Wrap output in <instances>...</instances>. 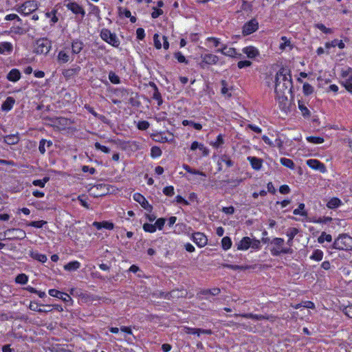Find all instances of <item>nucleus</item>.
<instances>
[{"label":"nucleus","mask_w":352,"mask_h":352,"mask_svg":"<svg viewBox=\"0 0 352 352\" xmlns=\"http://www.w3.org/2000/svg\"><path fill=\"white\" fill-rule=\"evenodd\" d=\"M276 93V99L278 103V107L282 111L287 113L294 102L293 89H274Z\"/></svg>","instance_id":"1"},{"label":"nucleus","mask_w":352,"mask_h":352,"mask_svg":"<svg viewBox=\"0 0 352 352\" xmlns=\"http://www.w3.org/2000/svg\"><path fill=\"white\" fill-rule=\"evenodd\" d=\"M272 83L275 88H292V76L288 70L282 68L276 74Z\"/></svg>","instance_id":"2"},{"label":"nucleus","mask_w":352,"mask_h":352,"mask_svg":"<svg viewBox=\"0 0 352 352\" xmlns=\"http://www.w3.org/2000/svg\"><path fill=\"white\" fill-rule=\"evenodd\" d=\"M117 95H121L123 102L126 104H131L133 107H138L140 105L138 94L129 91V89H108Z\"/></svg>","instance_id":"3"},{"label":"nucleus","mask_w":352,"mask_h":352,"mask_svg":"<svg viewBox=\"0 0 352 352\" xmlns=\"http://www.w3.org/2000/svg\"><path fill=\"white\" fill-rule=\"evenodd\" d=\"M273 246L270 248V253L273 256H278L282 254H292L293 250L290 248L284 247L285 241L283 238L275 237L271 241Z\"/></svg>","instance_id":"4"},{"label":"nucleus","mask_w":352,"mask_h":352,"mask_svg":"<svg viewBox=\"0 0 352 352\" xmlns=\"http://www.w3.org/2000/svg\"><path fill=\"white\" fill-rule=\"evenodd\" d=\"M332 247L339 250H352V237L346 234H340L335 239Z\"/></svg>","instance_id":"5"},{"label":"nucleus","mask_w":352,"mask_h":352,"mask_svg":"<svg viewBox=\"0 0 352 352\" xmlns=\"http://www.w3.org/2000/svg\"><path fill=\"white\" fill-rule=\"evenodd\" d=\"M38 3L35 0H28L21 4L16 11L23 15H29L38 8Z\"/></svg>","instance_id":"6"},{"label":"nucleus","mask_w":352,"mask_h":352,"mask_svg":"<svg viewBox=\"0 0 352 352\" xmlns=\"http://www.w3.org/2000/svg\"><path fill=\"white\" fill-rule=\"evenodd\" d=\"M4 236L8 240H23L26 237L25 232L20 228H10L7 229L3 232Z\"/></svg>","instance_id":"7"},{"label":"nucleus","mask_w":352,"mask_h":352,"mask_svg":"<svg viewBox=\"0 0 352 352\" xmlns=\"http://www.w3.org/2000/svg\"><path fill=\"white\" fill-rule=\"evenodd\" d=\"M100 36L103 41L114 47H118L120 45V41L116 34L112 33L108 29H102L100 32Z\"/></svg>","instance_id":"8"},{"label":"nucleus","mask_w":352,"mask_h":352,"mask_svg":"<svg viewBox=\"0 0 352 352\" xmlns=\"http://www.w3.org/2000/svg\"><path fill=\"white\" fill-rule=\"evenodd\" d=\"M133 199L148 212L153 211V207L148 203L145 197L140 192H135L133 195Z\"/></svg>","instance_id":"9"},{"label":"nucleus","mask_w":352,"mask_h":352,"mask_svg":"<svg viewBox=\"0 0 352 352\" xmlns=\"http://www.w3.org/2000/svg\"><path fill=\"white\" fill-rule=\"evenodd\" d=\"M50 42L47 39H40L36 42L35 52L36 54H45L50 50Z\"/></svg>","instance_id":"10"},{"label":"nucleus","mask_w":352,"mask_h":352,"mask_svg":"<svg viewBox=\"0 0 352 352\" xmlns=\"http://www.w3.org/2000/svg\"><path fill=\"white\" fill-rule=\"evenodd\" d=\"M218 52H221L225 56L235 58H241L242 55L239 53L236 50L234 47H228L226 45H221V47L217 50Z\"/></svg>","instance_id":"11"},{"label":"nucleus","mask_w":352,"mask_h":352,"mask_svg":"<svg viewBox=\"0 0 352 352\" xmlns=\"http://www.w3.org/2000/svg\"><path fill=\"white\" fill-rule=\"evenodd\" d=\"M341 83L344 88H352V69L342 70Z\"/></svg>","instance_id":"12"},{"label":"nucleus","mask_w":352,"mask_h":352,"mask_svg":"<svg viewBox=\"0 0 352 352\" xmlns=\"http://www.w3.org/2000/svg\"><path fill=\"white\" fill-rule=\"evenodd\" d=\"M192 240L199 248H203L208 243L207 236L204 233L199 232L192 234Z\"/></svg>","instance_id":"13"},{"label":"nucleus","mask_w":352,"mask_h":352,"mask_svg":"<svg viewBox=\"0 0 352 352\" xmlns=\"http://www.w3.org/2000/svg\"><path fill=\"white\" fill-rule=\"evenodd\" d=\"M258 28V23L256 19H252L243 27V35H249L256 32Z\"/></svg>","instance_id":"14"},{"label":"nucleus","mask_w":352,"mask_h":352,"mask_svg":"<svg viewBox=\"0 0 352 352\" xmlns=\"http://www.w3.org/2000/svg\"><path fill=\"white\" fill-rule=\"evenodd\" d=\"M185 333L190 335H197L199 336L201 333L206 335H212L213 333L211 329H204L200 328H192L190 327H184Z\"/></svg>","instance_id":"15"},{"label":"nucleus","mask_w":352,"mask_h":352,"mask_svg":"<svg viewBox=\"0 0 352 352\" xmlns=\"http://www.w3.org/2000/svg\"><path fill=\"white\" fill-rule=\"evenodd\" d=\"M307 165L313 170H319L324 173L326 170L325 166L323 163L316 159H310L307 160Z\"/></svg>","instance_id":"16"},{"label":"nucleus","mask_w":352,"mask_h":352,"mask_svg":"<svg viewBox=\"0 0 352 352\" xmlns=\"http://www.w3.org/2000/svg\"><path fill=\"white\" fill-rule=\"evenodd\" d=\"M50 296L61 299L64 302H68L72 300V298L69 295L65 292H60L56 289H51L48 291Z\"/></svg>","instance_id":"17"},{"label":"nucleus","mask_w":352,"mask_h":352,"mask_svg":"<svg viewBox=\"0 0 352 352\" xmlns=\"http://www.w3.org/2000/svg\"><path fill=\"white\" fill-rule=\"evenodd\" d=\"M247 160L254 170H260L263 166V160L255 156H248Z\"/></svg>","instance_id":"18"},{"label":"nucleus","mask_w":352,"mask_h":352,"mask_svg":"<svg viewBox=\"0 0 352 352\" xmlns=\"http://www.w3.org/2000/svg\"><path fill=\"white\" fill-rule=\"evenodd\" d=\"M202 58V63L200 64L202 67H204V64H208V65H214L216 64L219 58L214 54H207L201 56Z\"/></svg>","instance_id":"19"},{"label":"nucleus","mask_w":352,"mask_h":352,"mask_svg":"<svg viewBox=\"0 0 352 352\" xmlns=\"http://www.w3.org/2000/svg\"><path fill=\"white\" fill-rule=\"evenodd\" d=\"M224 163L227 168H230L233 166L234 162L231 160L230 157L228 155L224 154L219 157L218 160V170H222V164Z\"/></svg>","instance_id":"20"},{"label":"nucleus","mask_w":352,"mask_h":352,"mask_svg":"<svg viewBox=\"0 0 352 352\" xmlns=\"http://www.w3.org/2000/svg\"><path fill=\"white\" fill-rule=\"evenodd\" d=\"M92 226H94L98 230H101L102 228L111 230L114 228L113 223L109 221H102L100 222L94 221L92 223Z\"/></svg>","instance_id":"21"},{"label":"nucleus","mask_w":352,"mask_h":352,"mask_svg":"<svg viewBox=\"0 0 352 352\" xmlns=\"http://www.w3.org/2000/svg\"><path fill=\"white\" fill-rule=\"evenodd\" d=\"M65 6L74 14H80L82 16H84L85 14L84 9L76 2H69Z\"/></svg>","instance_id":"22"},{"label":"nucleus","mask_w":352,"mask_h":352,"mask_svg":"<svg viewBox=\"0 0 352 352\" xmlns=\"http://www.w3.org/2000/svg\"><path fill=\"white\" fill-rule=\"evenodd\" d=\"M252 239L249 236L243 237L240 241L236 243L237 250L245 251L248 250L251 246Z\"/></svg>","instance_id":"23"},{"label":"nucleus","mask_w":352,"mask_h":352,"mask_svg":"<svg viewBox=\"0 0 352 352\" xmlns=\"http://www.w3.org/2000/svg\"><path fill=\"white\" fill-rule=\"evenodd\" d=\"M343 204L342 200L336 197H331L327 202L326 206L329 209H336Z\"/></svg>","instance_id":"24"},{"label":"nucleus","mask_w":352,"mask_h":352,"mask_svg":"<svg viewBox=\"0 0 352 352\" xmlns=\"http://www.w3.org/2000/svg\"><path fill=\"white\" fill-rule=\"evenodd\" d=\"M15 103V100L12 97H8L6 100L2 103L1 109L3 111H10L12 108Z\"/></svg>","instance_id":"25"},{"label":"nucleus","mask_w":352,"mask_h":352,"mask_svg":"<svg viewBox=\"0 0 352 352\" xmlns=\"http://www.w3.org/2000/svg\"><path fill=\"white\" fill-rule=\"evenodd\" d=\"M107 93L106 94V96L109 98L112 103L119 104L123 102V98H121V95H117L114 92L109 91L108 89H107Z\"/></svg>","instance_id":"26"},{"label":"nucleus","mask_w":352,"mask_h":352,"mask_svg":"<svg viewBox=\"0 0 352 352\" xmlns=\"http://www.w3.org/2000/svg\"><path fill=\"white\" fill-rule=\"evenodd\" d=\"M242 51L250 58H254L259 54L258 50L253 46L245 47Z\"/></svg>","instance_id":"27"},{"label":"nucleus","mask_w":352,"mask_h":352,"mask_svg":"<svg viewBox=\"0 0 352 352\" xmlns=\"http://www.w3.org/2000/svg\"><path fill=\"white\" fill-rule=\"evenodd\" d=\"M29 255L31 258L36 260L42 263H45L47 261V257L45 254H41L38 251H30Z\"/></svg>","instance_id":"28"},{"label":"nucleus","mask_w":352,"mask_h":352,"mask_svg":"<svg viewBox=\"0 0 352 352\" xmlns=\"http://www.w3.org/2000/svg\"><path fill=\"white\" fill-rule=\"evenodd\" d=\"M234 317H242L244 318H248V319H253L256 320H261L265 318V317L263 315L261 314H254L252 313H247V314H234Z\"/></svg>","instance_id":"29"},{"label":"nucleus","mask_w":352,"mask_h":352,"mask_svg":"<svg viewBox=\"0 0 352 352\" xmlns=\"http://www.w3.org/2000/svg\"><path fill=\"white\" fill-rule=\"evenodd\" d=\"M13 47L10 42H1L0 43V54H9L12 52Z\"/></svg>","instance_id":"30"},{"label":"nucleus","mask_w":352,"mask_h":352,"mask_svg":"<svg viewBox=\"0 0 352 352\" xmlns=\"http://www.w3.org/2000/svg\"><path fill=\"white\" fill-rule=\"evenodd\" d=\"M298 233V229L296 228H291L287 232L286 235L288 237L287 244L291 248L293 243V239L296 235Z\"/></svg>","instance_id":"31"},{"label":"nucleus","mask_w":352,"mask_h":352,"mask_svg":"<svg viewBox=\"0 0 352 352\" xmlns=\"http://www.w3.org/2000/svg\"><path fill=\"white\" fill-rule=\"evenodd\" d=\"M81 267V264L78 261H72L64 265V270L69 272L76 271Z\"/></svg>","instance_id":"32"},{"label":"nucleus","mask_w":352,"mask_h":352,"mask_svg":"<svg viewBox=\"0 0 352 352\" xmlns=\"http://www.w3.org/2000/svg\"><path fill=\"white\" fill-rule=\"evenodd\" d=\"M3 141L8 145H14L19 142V138L15 134L8 135L4 137Z\"/></svg>","instance_id":"33"},{"label":"nucleus","mask_w":352,"mask_h":352,"mask_svg":"<svg viewBox=\"0 0 352 352\" xmlns=\"http://www.w3.org/2000/svg\"><path fill=\"white\" fill-rule=\"evenodd\" d=\"M226 267L228 269L232 270H254L256 268V265H231L228 264Z\"/></svg>","instance_id":"34"},{"label":"nucleus","mask_w":352,"mask_h":352,"mask_svg":"<svg viewBox=\"0 0 352 352\" xmlns=\"http://www.w3.org/2000/svg\"><path fill=\"white\" fill-rule=\"evenodd\" d=\"M8 79L10 81L16 82L21 78V73L16 69H12L7 76Z\"/></svg>","instance_id":"35"},{"label":"nucleus","mask_w":352,"mask_h":352,"mask_svg":"<svg viewBox=\"0 0 352 352\" xmlns=\"http://www.w3.org/2000/svg\"><path fill=\"white\" fill-rule=\"evenodd\" d=\"M45 145H47V147H50L52 145V142L51 140H47L45 139H41L40 140L38 145V151L42 155L45 154L46 152Z\"/></svg>","instance_id":"36"},{"label":"nucleus","mask_w":352,"mask_h":352,"mask_svg":"<svg viewBox=\"0 0 352 352\" xmlns=\"http://www.w3.org/2000/svg\"><path fill=\"white\" fill-rule=\"evenodd\" d=\"M323 255L324 253L321 250L316 249L313 251L312 254L309 256V258L315 261H320L323 258Z\"/></svg>","instance_id":"37"},{"label":"nucleus","mask_w":352,"mask_h":352,"mask_svg":"<svg viewBox=\"0 0 352 352\" xmlns=\"http://www.w3.org/2000/svg\"><path fill=\"white\" fill-rule=\"evenodd\" d=\"M305 205L303 203L299 204L297 208L294 209L293 211V214L295 215H300L302 217H307V212L305 209Z\"/></svg>","instance_id":"38"},{"label":"nucleus","mask_w":352,"mask_h":352,"mask_svg":"<svg viewBox=\"0 0 352 352\" xmlns=\"http://www.w3.org/2000/svg\"><path fill=\"white\" fill-rule=\"evenodd\" d=\"M280 163L285 167H287L291 170H294L295 168V164L292 160L286 158V157H281L280 159Z\"/></svg>","instance_id":"39"},{"label":"nucleus","mask_w":352,"mask_h":352,"mask_svg":"<svg viewBox=\"0 0 352 352\" xmlns=\"http://www.w3.org/2000/svg\"><path fill=\"white\" fill-rule=\"evenodd\" d=\"M182 125L186 126H192L197 131H201L202 129V124L200 123L195 122L192 120H184L182 122Z\"/></svg>","instance_id":"40"},{"label":"nucleus","mask_w":352,"mask_h":352,"mask_svg":"<svg viewBox=\"0 0 352 352\" xmlns=\"http://www.w3.org/2000/svg\"><path fill=\"white\" fill-rule=\"evenodd\" d=\"M83 47V43L82 42L75 40L72 42V52L74 54H78L80 52V51L82 50Z\"/></svg>","instance_id":"41"},{"label":"nucleus","mask_w":352,"mask_h":352,"mask_svg":"<svg viewBox=\"0 0 352 352\" xmlns=\"http://www.w3.org/2000/svg\"><path fill=\"white\" fill-rule=\"evenodd\" d=\"M298 109L300 110L302 116L305 118H308L310 117V111L309 109L305 105L303 102L298 100Z\"/></svg>","instance_id":"42"},{"label":"nucleus","mask_w":352,"mask_h":352,"mask_svg":"<svg viewBox=\"0 0 352 352\" xmlns=\"http://www.w3.org/2000/svg\"><path fill=\"white\" fill-rule=\"evenodd\" d=\"M183 168L188 173L190 174H192V175H201V176H204L206 177V174L199 170H197V169H194V168H192L190 166L188 165H186V164H184L183 166Z\"/></svg>","instance_id":"43"},{"label":"nucleus","mask_w":352,"mask_h":352,"mask_svg":"<svg viewBox=\"0 0 352 352\" xmlns=\"http://www.w3.org/2000/svg\"><path fill=\"white\" fill-rule=\"evenodd\" d=\"M28 276L24 273L18 274L15 278V283L20 285H25L28 282Z\"/></svg>","instance_id":"44"},{"label":"nucleus","mask_w":352,"mask_h":352,"mask_svg":"<svg viewBox=\"0 0 352 352\" xmlns=\"http://www.w3.org/2000/svg\"><path fill=\"white\" fill-rule=\"evenodd\" d=\"M47 222L44 220H39V221H33L30 222H27L26 226L34 227L36 228H42L45 225H46Z\"/></svg>","instance_id":"45"},{"label":"nucleus","mask_w":352,"mask_h":352,"mask_svg":"<svg viewBox=\"0 0 352 352\" xmlns=\"http://www.w3.org/2000/svg\"><path fill=\"white\" fill-rule=\"evenodd\" d=\"M325 46L327 48H330L331 47H334L336 46H338L340 49H343L345 46L344 43L342 42V41H338L337 39H335L332 41L331 42H328L325 44Z\"/></svg>","instance_id":"46"},{"label":"nucleus","mask_w":352,"mask_h":352,"mask_svg":"<svg viewBox=\"0 0 352 352\" xmlns=\"http://www.w3.org/2000/svg\"><path fill=\"white\" fill-rule=\"evenodd\" d=\"M306 140L308 142L312 143L314 144H319L324 142V140L322 137L320 136H307Z\"/></svg>","instance_id":"47"},{"label":"nucleus","mask_w":352,"mask_h":352,"mask_svg":"<svg viewBox=\"0 0 352 352\" xmlns=\"http://www.w3.org/2000/svg\"><path fill=\"white\" fill-rule=\"evenodd\" d=\"M232 240L229 236H224L221 239V247L224 250H228L232 247Z\"/></svg>","instance_id":"48"},{"label":"nucleus","mask_w":352,"mask_h":352,"mask_svg":"<svg viewBox=\"0 0 352 352\" xmlns=\"http://www.w3.org/2000/svg\"><path fill=\"white\" fill-rule=\"evenodd\" d=\"M29 309L39 313H46L50 311L40 308V305L37 302L33 301L30 302Z\"/></svg>","instance_id":"49"},{"label":"nucleus","mask_w":352,"mask_h":352,"mask_svg":"<svg viewBox=\"0 0 352 352\" xmlns=\"http://www.w3.org/2000/svg\"><path fill=\"white\" fill-rule=\"evenodd\" d=\"M225 143L223 135L219 134L216 138V140L212 143V146L215 148H220Z\"/></svg>","instance_id":"50"},{"label":"nucleus","mask_w":352,"mask_h":352,"mask_svg":"<svg viewBox=\"0 0 352 352\" xmlns=\"http://www.w3.org/2000/svg\"><path fill=\"white\" fill-rule=\"evenodd\" d=\"M50 181L49 177H44L42 179H34L32 182V184L35 186H39L41 188H44L46 183Z\"/></svg>","instance_id":"51"},{"label":"nucleus","mask_w":352,"mask_h":352,"mask_svg":"<svg viewBox=\"0 0 352 352\" xmlns=\"http://www.w3.org/2000/svg\"><path fill=\"white\" fill-rule=\"evenodd\" d=\"M331 235L329 234H327L325 232H322L320 236L318 238V242L319 243H323L324 241L331 242Z\"/></svg>","instance_id":"52"},{"label":"nucleus","mask_w":352,"mask_h":352,"mask_svg":"<svg viewBox=\"0 0 352 352\" xmlns=\"http://www.w3.org/2000/svg\"><path fill=\"white\" fill-rule=\"evenodd\" d=\"M206 42L210 45L211 47H217L218 46L221 45V43L220 42V39L215 38V37H208L206 38Z\"/></svg>","instance_id":"53"},{"label":"nucleus","mask_w":352,"mask_h":352,"mask_svg":"<svg viewBox=\"0 0 352 352\" xmlns=\"http://www.w3.org/2000/svg\"><path fill=\"white\" fill-rule=\"evenodd\" d=\"M162 154V150L159 146H153L151 148V156L153 158H157Z\"/></svg>","instance_id":"54"},{"label":"nucleus","mask_w":352,"mask_h":352,"mask_svg":"<svg viewBox=\"0 0 352 352\" xmlns=\"http://www.w3.org/2000/svg\"><path fill=\"white\" fill-rule=\"evenodd\" d=\"M142 228L144 232H148V233H154L156 232V226L155 224L145 223H144Z\"/></svg>","instance_id":"55"},{"label":"nucleus","mask_w":352,"mask_h":352,"mask_svg":"<svg viewBox=\"0 0 352 352\" xmlns=\"http://www.w3.org/2000/svg\"><path fill=\"white\" fill-rule=\"evenodd\" d=\"M153 99L157 101L158 106H161L162 104L163 100L161 94L159 92V89H154Z\"/></svg>","instance_id":"56"},{"label":"nucleus","mask_w":352,"mask_h":352,"mask_svg":"<svg viewBox=\"0 0 352 352\" xmlns=\"http://www.w3.org/2000/svg\"><path fill=\"white\" fill-rule=\"evenodd\" d=\"M94 146H95V148L96 150H99L100 151H102V153H109L111 150L109 147L106 146H104V145H102L100 142H96L95 144H94Z\"/></svg>","instance_id":"57"},{"label":"nucleus","mask_w":352,"mask_h":352,"mask_svg":"<svg viewBox=\"0 0 352 352\" xmlns=\"http://www.w3.org/2000/svg\"><path fill=\"white\" fill-rule=\"evenodd\" d=\"M85 108L87 110V111L89 113H90L91 114H92L95 118H99L100 120H102V118H104V117L102 115H99L95 110L94 109L91 107L90 105L89 104H85Z\"/></svg>","instance_id":"58"},{"label":"nucleus","mask_w":352,"mask_h":352,"mask_svg":"<svg viewBox=\"0 0 352 352\" xmlns=\"http://www.w3.org/2000/svg\"><path fill=\"white\" fill-rule=\"evenodd\" d=\"M54 125H61V129H65L67 125V119L65 118H56L54 121Z\"/></svg>","instance_id":"59"},{"label":"nucleus","mask_w":352,"mask_h":352,"mask_svg":"<svg viewBox=\"0 0 352 352\" xmlns=\"http://www.w3.org/2000/svg\"><path fill=\"white\" fill-rule=\"evenodd\" d=\"M254 250H259L261 249V241L256 238L252 239L251 246Z\"/></svg>","instance_id":"60"},{"label":"nucleus","mask_w":352,"mask_h":352,"mask_svg":"<svg viewBox=\"0 0 352 352\" xmlns=\"http://www.w3.org/2000/svg\"><path fill=\"white\" fill-rule=\"evenodd\" d=\"M58 59L62 63H67L69 60V56L65 52L60 51L58 53Z\"/></svg>","instance_id":"61"},{"label":"nucleus","mask_w":352,"mask_h":352,"mask_svg":"<svg viewBox=\"0 0 352 352\" xmlns=\"http://www.w3.org/2000/svg\"><path fill=\"white\" fill-rule=\"evenodd\" d=\"M166 219L164 217L158 218L154 223L156 226V229L162 230L164 228Z\"/></svg>","instance_id":"62"},{"label":"nucleus","mask_w":352,"mask_h":352,"mask_svg":"<svg viewBox=\"0 0 352 352\" xmlns=\"http://www.w3.org/2000/svg\"><path fill=\"white\" fill-rule=\"evenodd\" d=\"M163 193L168 197H172L175 194V188L173 186H166L163 188Z\"/></svg>","instance_id":"63"},{"label":"nucleus","mask_w":352,"mask_h":352,"mask_svg":"<svg viewBox=\"0 0 352 352\" xmlns=\"http://www.w3.org/2000/svg\"><path fill=\"white\" fill-rule=\"evenodd\" d=\"M281 40L283 42L279 47L280 50H284L287 47H291V42L286 36H282Z\"/></svg>","instance_id":"64"}]
</instances>
